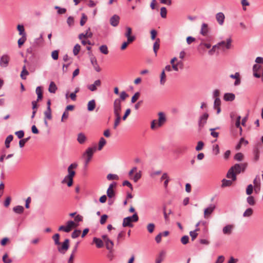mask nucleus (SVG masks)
Segmentation results:
<instances>
[{"label": "nucleus", "mask_w": 263, "mask_h": 263, "mask_svg": "<svg viewBox=\"0 0 263 263\" xmlns=\"http://www.w3.org/2000/svg\"><path fill=\"white\" fill-rule=\"evenodd\" d=\"M30 137H28L27 138H24L21 139L19 141V146L21 148H22L24 146L25 143L30 139Z\"/></svg>", "instance_id": "obj_45"}, {"label": "nucleus", "mask_w": 263, "mask_h": 263, "mask_svg": "<svg viewBox=\"0 0 263 263\" xmlns=\"http://www.w3.org/2000/svg\"><path fill=\"white\" fill-rule=\"evenodd\" d=\"M253 186L252 184H249L246 190V193L247 195H251L253 192Z\"/></svg>", "instance_id": "obj_64"}, {"label": "nucleus", "mask_w": 263, "mask_h": 263, "mask_svg": "<svg viewBox=\"0 0 263 263\" xmlns=\"http://www.w3.org/2000/svg\"><path fill=\"white\" fill-rule=\"evenodd\" d=\"M140 96V92H137L135 93V95L132 97L131 99L132 103H135L138 99Z\"/></svg>", "instance_id": "obj_61"}, {"label": "nucleus", "mask_w": 263, "mask_h": 263, "mask_svg": "<svg viewBox=\"0 0 263 263\" xmlns=\"http://www.w3.org/2000/svg\"><path fill=\"white\" fill-rule=\"evenodd\" d=\"M138 216L136 213L134 214L132 216H128L123 219L122 226L123 227H132L133 225L131 224V222H136L138 220Z\"/></svg>", "instance_id": "obj_2"}, {"label": "nucleus", "mask_w": 263, "mask_h": 263, "mask_svg": "<svg viewBox=\"0 0 263 263\" xmlns=\"http://www.w3.org/2000/svg\"><path fill=\"white\" fill-rule=\"evenodd\" d=\"M115 117H116V119H115L114 125V129H116L117 127V126L119 125V124L120 122V121L121 120V116H115Z\"/></svg>", "instance_id": "obj_53"}, {"label": "nucleus", "mask_w": 263, "mask_h": 263, "mask_svg": "<svg viewBox=\"0 0 263 263\" xmlns=\"http://www.w3.org/2000/svg\"><path fill=\"white\" fill-rule=\"evenodd\" d=\"M27 40L26 36H22V37L18 39L17 41L18 46L20 47L24 43L26 42Z\"/></svg>", "instance_id": "obj_46"}, {"label": "nucleus", "mask_w": 263, "mask_h": 263, "mask_svg": "<svg viewBox=\"0 0 263 263\" xmlns=\"http://www.w3.org/2000/svg\"><path fill=\"white\" fill-rule=\"evenodd\" d=\"M120 17L117 15H114L110 18V23L111 26L116 27L119 23Z\"/></svg>", "instance_id": "obj_16"}, {"label": "nucleus", "mask_w": 263, "mask_h": 263, "mask_svg": "<svg viewBox=\"0 0 263 263\" xmlns=\"http://www.w3.org/2000/svg\"><path fill=\"white\" fill-rule=\"evenodd\" d=\"M57 89V87L55 84L53 82H51L49 84V88H48L49 91L50 93H54L55 92Z\"/></svg>", "instance_id": "obj_35"}, {"label": "nucleus", "mask_w": 263, "mask_h": 263, "mask_svg": "<svg viewBox=\"0 0 263 263\" xmlns=\"http://www.w3.org/2000/svg\"><path fill=\"white\" fill-rule=\"evenodd\" d=\"M100 52L104 54H107L108 53V47L106 45H101L99 47Z\"/></svg>", "instance_id": "obj_41"}, {"label": "nucleus", "mask_w": 263, "mask_h": 263, "mask_svg": "<svg viewBox=\"0 0 263 263\" xmlns=\"http://www.w3.org/2000/svg\"><path fill=\"white\" fill-rule=\"evenodd\" d=\"M167 10L165 7H163L160 9V15L162 18H165L166 17Z\"/></svg>", "instance_id": "obj_55"}, {"label": "nucleus", "mask_w": 263, "mask_h": 263, "mask_svg": "<svg viewBox=\"0 0 263 263\" xmlns=\"http://www.w3.org/2000/svg\"><path fill=\"white\" fill-rule=\"evenodd\" d=\"M106 141L103 137H101L99 142V146L98 149L99 151H101L103 147L106 144Z\"/></svg>", "instance_id": "obj_37"}, {"label": "nucleus", "mask_w": 263, "mask_h": 263, "mask_svg": "<svg viewBox=\"0 0 263 263\" xmlns=\"http://www.w3.org/2000/svg\"><path fill=\"white\" fill-rule=\"evenodd\" d=\"M59 237H60V235L58 233L54 234L52 237V238L54 241V243L56 245H60V242L59 241Z\"/></svg>", "instance_id": "obj_51"}, {"label": "nucleus", "mask_w": 263, "mask_h": 263, "mask_svg": "<svg viewBox=\"0 0 263 263\" xmlns=\"http://www.w3.org/2000/svg\"><path fill=\"white\" fill-rule=\"evenodd\" d=\"M90 29L89 28L85 33H81L79 35V38L80 40H82L83 37H91L92 33L90 32Z\"/></svg>", "instance_id": "obj_22"}, {"label": "nucleus", "mask_w": 263, "mask_h": 263, "mask_svg": "<svg viewBox=\"0 0 263 263\" xmlns=\"http://www.w3.org/2000/svg\"><path fill=\"white\" fill-rule=\"evenodd\" d=\"M199 228H197L195 230L190 232V235L192 237V240L193 241L197 237L198 234L196 232L199 231Z\"/></svg>", "instance_id": "obj_44"}, {"label": "nucleus", "mask_w": 263, "mask_h": 263, "mask_svg": "<svg viewBox=\"0 0 263 263\" xmlns=\"http://www.w3.org/2000/svg\"><path fill=\"white\" fill-rule=\"evenodd\" d=\"M166 255V251L162 250L160 252L156 260V263H161L164 259Z\"/></svg>", "instance_id": "obj_20"}, {"label": "nucleus", "mask_w": 263, "mask_h": 263, "mask_svg": "<svg viewBox=\"0 0 263 263\" xmlns=\"http://www.w3.org/2000/svg\"><path fill=\"white\" fill-rule=\"evenodd\" d=\"M29 75V72L26 69V67L25 65H24L22 68V71L21 73V78L23 80L26 79V76Z\"/></svg>", "instance_id": "obj_31"}, {"label": "nucleus", "mask_w": 263, "mask_h": 263, "mask_svg": "<svg viewBox=\"0 0 263 263\" xmlns=\"http://www.w3.org/2000/svg\"><path fill=\"white\" fill-rule=\"evenodd\" d=\"M126 32L125 33V36L128 40V42H133L136 39V37L134 35H132V28L129 27H126Z\"/></svg>", "instance_id": "obj_9"}, {"label": "nucleus", "mask_w": 263, "mask_h": 263, "mask_svg": "<svg viewBox=\"0 0 263 263\" xmlns=\"http://www.w3.org/2000/svg\"><path fill=\"white\" fill-rule=\"evenodd\" d=\"M69 239H66L63 242L62 246L58 248V251L62 253H64L69 248Z\"/></svg>", "instance_id": "obj_11"}, {"label": "nucleus", "mask_w": 263, "mask_h": 263, "mask_svg": "<svg viewBox=\"0 0 263 263\" xmlns=\"http://www.w3.org/2000/svg\"><path fill=\"white\" fill-rule=\"evenodd\" d=\"M166 81V75L164 70H163L160 74V84L161 85H164Z\"/></svg>", "instance_id": "obj_34"}, {"label": "nucleus", "mask_w": 263, "mask_h": 263, "mask_svg": "<svg viewBox=\"0 0 263 263\" xmlns=\"http://www.w3.org/2000/svg\"><path fill=\"white\" fill-rule=\"evenodd\" d=\"M204 143L202 141H199L197 143V145L196 147V150L197 151H201L203 148Z\"/></svg>", "instance_id": "obj_63"}, {"label": "nucleus", "mask_w": 263, "mask_h": 263, "mask_svg": "<svg viewBox=\"0 0 263 263\" xmlns=\"http://www.w3.org/2000/svg\"><path fill=\"white\" fill-rule=\"evenodd\" d=\"M216 208V206L214 204H210L208 207L204 210V217H206L208 215H211Z\"/></svg>", "instance_id": "obj_12"}, {"label": "nucleus", "mask_w": 263, "mask_h": 263, "mask_svg": "<svg viewBox=\"0 0 263 263\" xmlns=\"http://www.w3.org/2000/svg\"><path fill=\"white\" fill-rule=\"evenodd\" d=\"M77 224H76L74 221L72 220L68 221L66 223V226H65V232L68 233L69 232L72 228L77 227Z\"/></svg>", "instance_id": "obj_19"}, {"label": "nucleus", "mask_w": 263, "mask_h": 263, "mask_svg": "<svg viewBox=\"0 0 263 263\" xmlns=\"http://www.w3.org/2000/svg\"><path fill=\"white\" fill-rule=\"evenodd\" d=\"M142 176V172L139 171L137 172L134 176H132L130 178L133 180L135 182H137Z\"/></svg>", "instance_id": "obj_28"}, {"label": "nucleus", "mask_w": 263, "mask_h": 263, "mask_svg": "<svg viewBox=\"0 0 263 263\" xmlns=\"http://www.w3.org/2000/svg\"><path fill=\"white\" fill-rule=\"evenodd\" d=\"M3 261L4 263H11L12 260L11 259L9 258L7 253H5L3 256Z\"/></svg>", "instance_id": "obj_54"}, {"label": "nucleus", "mask_w": 263, "mask_h": 263, "mask_svg": "<svg viewBox=\"0 0 263 263\" xmlns=\"http://www.w3.org/2000/svg\"><path fill=\"white\" fill-rule=\"evenodd\" d=\"M35 91L37 96V101H39L42 99L43 97L41 87L40 86H37L36 88Z\"/></svg>", "instance_id": "obj_40"}, {"label": "nucleus", "mask_w": 263, "mask_h": 263, "mask_svg": "<svg viewBox=\"0 0 263 263\" xmlns=\"http://www.w3.org/2000/svg\"><path fill=\"white\" fill-rule=\"evenodd\" d=\"M216 19L220 25H222L225 19V16L223 12H218L216 14Z\"/></svg>", "instance_id": "obj_17"}, {"label": "nucleus", "mask_w": 263, "mask_h": 263, "mask_svg": "<svg viewBox=\"0 0 263 263\" xmlns=\"http://www.w3.org/2000/svg\"><path fill=\"white\" fill-rule=\"evenodd\" d=\"M13 136L12 135H9L5 140V146L6 148L10 147V143L13 140Z\"/></svg>", "instance_id": "obj_36"}, {"label": "nucleus", "mask_w": 263, "mask_h": 263, "mask_svg": "<svg viewBox=\"0 0 263 263\" xmlns=\"http://www.w3.org/2000/svg\"><path fill=\"white\" fill-rule=\"evenodd\" d=\"M208 32V25L205 23H202L201 25V28L200 31L201 34L203 36H205Z\"/></svg>", "instance_id": "obj_25"}, {"label": "nucleus", "mask_w": 263, "mask_h": 263, "mask_svg": "<svg viewBox=\"0 0 263 263\" xmlns=\"http://www.w3.org/2000/svg\"><path fill=\"white\" fill-rule=\"evenodd\" d=\"M77 224H76L74 221L72 220L68 221L66 223V226H65V232L68 233L69 232L72 228L77 227Z\"/></svg>", "instance_id": "obj_18"}, {"label": "nucleus", "mask_w": 263, "mask_h": 263, "mask_svg": "<svg viewBox=\"0 0 263 263\" xmlns=\"http://www.w3.org/2000/svg\"><path fill=\"white\" fill-rule=\"evenodd\" d=\"M78 166L77 163L71 164L68 167V175L65 176L62 182L64 183L67 180V178H73L75 175V172L72 170L73 168H76Z\"/></svg>", "instance_id": "obj_4"}, {"label": "nucleus", "mask_w": 263, "mask_h": 263, "mask_svg": "<svg viewBox=\"0 0 263 263\" xmlns=\"http://www.w3.org/2000/svg\"><path fill=\"white\" fill-rule=\"evenodd\" d=\"M164 180L163 185L165 189L167 187L168 182L170 180L168 175L167 173H163L161 177L160 178V181H162Z\"/></svg>", "instance_id": "obj_14"}, {"label": "nucleus", "mask_w": 263, "mask_h": 263, "mask_svg": "<svg viewBox=\"0 0 263 263\" xmlns=\"http://www.w3.org/2000/svg\"><path fill=\"white\" fill-rule=\"evenodd\" d=\"M96 107L95 100L92 99L88 102L87 104V109L88 111H91L94 110Z\"/></svg>", "instance_id": "obj_27"}, {"label": "nucleus", "mask_w": 263, "mask_h": 263, "mask_svg": "<svg viewBox=\"0 0 263 263\" xmlns=\"http://www.w3.org/2000/svg\"><path fill=\"white\" fill-rule=\"evenodd\" d=\"M243 157V155L242 153H238L235 155L234 159L238 161H241L242 160Z\"/></svg>", "instance_id": "obj_57"}, {"label": "nucleus", "mask_w": 263, "mask_h": 263, "mask_svg": "<svg viewBox=\"0 0 263 263\" xmlns=\"http://www.w3.org/2000/svg\"><path fill=\"white\" fill-rule=\"evenodd\" d=\"M86 140L85 135L82 133H79L78 135L77 140L80 144H83Z\"/></svg>", "instance_id": "obj_26"}, {"label": "nucleus", "mask_w": 263, "mask_h": 263, "mask_svg": "<svg viewBox=\"0 0 263 263\" xmlns=\"http://www.w3.org/2000/svg\"><path fill=\"white\" fill-rule=\"evenodd\" d=\"M45 118L50 120L52 118L51 108L47 107V110L44 112Z\"/></svg>", "instance_id": "obj_38"}, {"label": "nucleus", "mask_w": 263, "mask_h": 263, "mask_svg": "<svg viewBox=\"0 0 263 263\" xmlns=\"http://www.w3.org/2000/svg\"><path fill=\"white\" fill-rule=\"evenodd\" d=\"M10 58L8 54H3L0 58V66L2 68L7 67L9 63Z\"/></svg>", "instance_id": "obj_7"}, {"label": "nucleus", "mask_w": 263, "mask_h": 263, "mask_svg": "<svg viewBox=\"0 0 263 263\" xmlns=\"http://www.w3.org/2000/svg\"><path fill=\"white\" fill-rule=\"evenodd\" d=\"M80 49H81V46L79 44H76L74 46V48L73 49V54L74 55H77L80 50Z\"/></svg>", "instance_id": "obj_49"}, {"label": "nucleus", "mask_w": 263, "mask_h": 263, "mask_svg": "<svg viewBox=\"0 0 263 263\" xmlns=\"http://www.w3.org/2000/svg\"><path fill=\"white\" fill-rule=\"evenodd\" d=\"M247 202L250 204V205H253L255 204V200L253 196H249L247 198Z\"/></svg>", "instance_id": "obj_56"}, {"label": "nucleus", "mask_w": 263, "mask_h": 263, "mask_svg": "<svg viewBox=\"0 0 263 263\" xmlns=\"http://www.w3.org/2000/svg\"><path fill=\"white\" fill-rule=\"evenodd\" d=\"M106 249L109 251H111L114 247V242L110 239H107L105 242Z\"/></svg>", "instance_id": "obj_29"}, {"label": "nucleus", "mask_w": 263, "mask_h": 263, "mask_svg": "<svg viewBox=\"0 0 263 263\" xmlns=\"http://www.w3.org/2000/svg\"><path fill=\"white\" fill-rule=\"evenodd\" d=\"M253 211L252 209L248 208L243 213V216L244 217H249L253 214Z\"/></svg>", "instance_id": "obj_39"}, {"label": "nucleus", "mask_w": 263, "mask_h": 263, "mask_svg": "<svg viewBox=\"0 0 263 263\" xmlns=\"http://www.w3.org/2000/svg\"><path fill=\"white\" fill-rule=\"evenodd\" d=\"M81 231L78 230H75L71 234V237L72 238H77L80 234Z\"/></svg>", "instance_id": "obj_60"}, {"label": "nucleus", "mask_w": 263, "mask_h": 263, "mask_svg": "<svg viewBox=\"0 0 263 263\" xmlns=\"http://www.w3.org/2000/svg\"><path fill=\"white\" fill-rule=\"evenodd\" d=\"M54 9L58 10L57 12L59 14H62L66 12V9L64 8H62L59 6H55Z\"/></svg>", "instance_id": "obj_52"}, {"label": "nucleus", "mask_w": 263, "mask_h": 263, "mask_svg": "<svg viewBox=\"0 0 263 263\" xmlns=\"http://www.w3.org/2000/svg\"><path fill=\"white\" fill-rule=\"evenodd\" d=\"M93 242L95 243L97 247L98 248H102L103 246V242L100 238L94 237L93 239Z\"/></svg>", "instance_id": "obj_30"}, {"label": "nucleus", "mask_w": 263, "mask_h": 263, "mask_svg": "<svg viewBox=\"0 0 263 263\" xmlns=\"http://www.w3.org/2000/svg\"><path fill=\"white\" fill-rule=\"evenodd\" d=\"M74 18L72 16H69L67 20V23L69 27H71L74 25Z\"/></svg>", "instance_id": "obj_58"}, {"label": "nucleus", "mask_w": 263, "mask_h": 263, "mask_svg": "<svg viewBox=\"0 0 263 263\" xmlns=\"http://www.w3.org/2000/svg\"><path fill=\"white\" fill-rule=\"evenodd\" d=\"M159 119H158V126L159 127L161 126L162 124L166 121V118L163 112H160L158 114Z\"/></svg>", "instance_id": "obj_23"}, {"label": "nucleus", "mask_w": 263, "mask_h": 263, "mask_svg": "<svg viewBox=\"0 0 263 263\" xmlns=\"http://www.w3.org/2000/svg\"><path fill=\"white\" fill-rule=\"evenodd\" d=\"M159 42H160V39H157L156 40V42L154 43L153 50L156 55H157V50L159 48V46H160Z\"/></svg>", "instance_id": "obj_42"}, {"label": "nucleus", "mask_w": 263, "mask_h": 263, "mask_svg": "<svg viewBox=\"0 0 263 263\" xmlns=\"http://www.w3.org/2000/svg\"><path fill=\"white\" fill-rule=\"evenodd\" d=\"M232 229L233 226L232 225L228 224L223 228L222 232L224 234L230 235L232 233Z\"/></svg>", "instance_id": "obj_24"}, {"label": "nucleus", "mask_w": 263, "mask_h": 263, "mask_svg": "<svg viewBox=\"0 0 263 263\" xmlns=\"http://www.w3.org/2000/svg\"><path fill=\"white\" fill-rule=\"evenodd\" d=\"M155 226L153 223H148L147 226V230L148 232L152 233L154 232Z\"/></svg>", "instance_id": "obj_48"}, {"label": "nucleus", "mask_w": 263, "mask_h": 263, "mask_svg": "<svg viewBox=\"0 0 263 263\" xmlns=\"http://www.w3.org/2000/svg\"><path fill=\"white\" fill-rule=\"evenodd\" d=\"M87 20V16L84 13H82L81 18L80 20V25L81 26H83L85 24Z\"/></svg>", "instance_id": "obj_50"}, {"label": "nucleus", "mask_w": 263, "mask_h": 263, "mask_svg": "<svg viewBox=\"0 0 263 263\" xmlns=\"http://www.w3.org/2000/svg\"><path fill=\"white\" fill-rule=\"evenodd\" d=\"M189 237L187 235H184L181 238V242L183 245H186L188 243Z\"/></svg>", "instance_id": "obj_59"}, {"label": "nucleus", "mask_w": 263, "mask_h": 263, "mask_svg": "<svg viewBox=\"0 0 263 263\" xmlns=\"http://www.w3.org/2000/svg\"><path fill=\"white\" fill-rule=\"evenodd\" d=\"M107 179L108 180H118L119 176L116 174H109L107 176Z\"/></svg>", "instance_id": "obj_47"}, {"label": "nucleus", "mask_w": 263, "mask_h": 263, "mask_svg": "<svg viewBox=\"0 0 263 263\" xmlns=\"http://www.w3.org/2000/svg\"><path fill=\"white\" fill-rule=\"evenodd\" d=\"M101 82L100 80H96L92 84L87 85V88L91 91H95L97 90V87L101 86Z\"/></svg>", "instance_id": "obj_13"}, {"label": "nucleus", "mask_w": 263, "mask_h": 263, "mask_svg": "<svg viewBox=\"0 0 263 263\" xmlns=\"http://www.w3.org/2000/svg\"><path fill=\"white\" fill-rule=\"evenodd\" d=\"M232 180H229L225 179H222V187H226L231 186L232 184Z\"/></svg>", "instance_id": "obj_43"}, {"label": "nucleus", "mask_w": 263, "mask_h": 263, "mask_svg": "<svg viewBox=\"0 0 263 263\" xmlns=\"http://www.w3.org/2000/svg\"><path fill=\"white\" fill-rule=\"evenodd\" d=\"M13 211L16 214H21L23 213L24 208L23 206L17 205L13 208Z\"/></svg>", "instance_id": "obj_33"}, {"label": "nucleus", "mask_w": 263, "mask_h": 263, "mask_svg": "<svg viewBox=\"0 0 263 263\" xmlns=\"http://www.w3.org/2000/svg\"><path fill=\"white\" fill-rule=\"evenodd\" d=\"M97 149L96 146H95L93 147H90L87 148L85 153L83 155V157L84 158H92L93 153L96 152Z\"/></svg>", "instance_id": "obj_8"}, {"label": "nucleus", "mask_w": 263, "mask_h": 263, "mask_svg": "<svg viewBox=\"0 0 263 263\" xmlns=\"http://www.w3.org/2000/svg\"><path fill=\"white\" fill-rule=\"evenodd\" d=\"M248 164L247 163H242L240 164H235L234 166L231 167L228 171L227 177L235 181L236 179V174H239L245 171L247 167Z\"/></svg>", "instance_id": "obj_1"}, {"label": "nucleus", "mask_w": 263, "mask_h": 263, "mask_svg": "<svg viewBox=\"0 0 263 263\" xmlns=\"http://www.w3.org/2000/svg\"><path fill=\"white\" fill-rule=\"evenodd\" d=\"M128 96L126 93V92L124 91H123L120 93V96L119 99H120L121 101V100L124 101Z\"/></svg>", "instance_id": "obj_62"}, {"label": "nucleus", "mask_w": 263, "mask_h": 263, "mask_svg": "<svg viewBox=\"0 0 263 263\" xmlns=\"http://www.w3.org/2000/svg\"><path fill=\"white\" fill-rule=\"evenodd\" d=\"M114 113L115 116H121V102L120 99H116L114 102Z\"/></svg>", "instance_id": "obj_3"}, {"label": "nucleus", "mask_w": 263, "mask_h": 263, "mask_svg": "<svg viewBox=\"0 0 263 263\" xmlns=\"http://www.w3.org/2000/svg\"><path fill=\"white\" fill-rule=\"evenodd\" d=\"M209 116V115L207 112H205L201 116H200L198 122V126L200 129L202 128L206 123Z\"/></svg>", "instance_id": "obj_6"}, {"label": "nucleus", "mask_w": 263, "mask_h": 263, "mask_svg": "<svg viewBox=\"0 0 263 263\" xmlns=\"http://www.w3.org/2000/svg\"><path fill=\"white\" fill-rule=\"evenodd\" d=\"M235 98V96L233 93H226L223 96V99L226 101H232Z\"/></svg>", "instance_id": "obj_21"}, {"label": "nucleus", "mask_w": 263, "mask_h": 263, "mask_svg": "<svg viewBox=\"0 0 263 263\" xmlns=\"http://www.w3.org/2000/svg\"><path fill=\"white\" fill-rule=\"evenodd\" d=\"M231 42L232 40L231 39V38H229L227 39L226 43L225 41H221L216 45H217L218 47H222L223 48L225 47L226 49H228L231 47Z\"/></svg>", "instance_id": "obj_10"}, {"label": "nucleus", "mask_w": 263, "mask_h": 263, "mask_svg": "<svg viewBox=\"0 0 263 263\" xmlns=\"http://www.w3.org/2000/svg\"><path fill=\"white\" fill-rule=\"evenodd\" d=\"M117 185V183L116 182H112L110 184L109 187L107 190L106 194L107 196L109 199L115 198V191L114 190L113 188L116 187Z\"/></svg>", "instance_id": "obj_5"}, {"label": "nucleus", "mask_w": 263, "mask_h": 263, "mask_svg": "<svg viewBox=\"0 0 263 263\" xmlns=\"http://www.w3.org/2000/svg\"><path fill=\"white\" fill-rule=\"evenodd\" d=\"M17 29L19 32V35L21 36H26V33L25 31L24 27L23 25H18L17 26Z\"/></svg>", "instance_id": "obj_32"}, {"label": "nucleus", "mask_w": 263, "mask_h": 263, "mask_svg": "<svg viewBox=\"0 0 263 263\" xmlns=\"http://www.w3.org/2000/svg\"><path fill=\"white\" fill-rule=\"evenodd\" d=\"M90 62L95 70L97 72H100L101 68L98 64L96 58L93 55H92V57L90 58Z\"/></svg>", "instance_id": "obj_15"}]
</instances>
